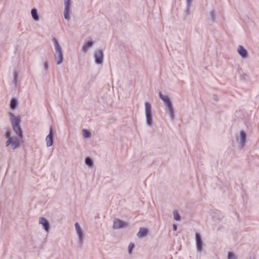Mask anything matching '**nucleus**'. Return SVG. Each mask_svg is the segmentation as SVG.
I'll return each instance as SVG.
<instances>
[{
  "label": "nucleus",
  "instance_id": "1",
  "mask_svg": "<svg viewBox=\"0 0 259 259\" xmlns=\"http://www.w3.org/2000/svg\"><path fill=\"white\" fill-rule=\"evenodd\" d=\"M5 138L6 140V147L9 149L15 150L21 147V142L18 137L13 135L10 130L7 131L4 134Z\"/></svg>",
  "mask_w": 259,
  "mask_h": 259
},
{
  "label": "nucleus",
  "instance_id": "2",
  "mask_svg": "<svg viewBox=\"0 0 259 259\" xmlns=\"http://www.w3.org/2000/svg\"><path fill=\"white\" fill-rule=\"evenodd\" d=\"M52 41L54 44L55 50V60L57 65H60L63 62L64 60L63 48L56 38L53 37L52 38Z\"/></svg>",
  "mask_w": 259,
  "mask_h": 259
},
{
  "label": "nucleus",
  "instance_id": "3",
  "mask_svg": "<svg viewBox=\"0 0 259 259\" xmlns=\"http://www.w3.org/2000/svg\"><path fill=\"white\" fill-rule=\"evenodd\" d=\"M144 111L146 124L148 127H151L153 124V114L151 104L146 101L144 103Z\"/></svg>",
  "mask_w": 259,
  "mask_h": 259
},
{
  "label": "nucleus",
  "instance_id": "4",
  "mask_svg": "<svg viewBox=\"0 0 259 259\" xmlns=\"http://www.w3.org/2000/svg\"><path fill=\"white\" fill-rule=\"evenodd\" d=\"M247 134L244 131H240L236 138V141L239 148H243L247 143Z\"/></svg>",
  "mask_w": 259,
  "mask_h": 259
},
{
  "label": "nucleus",
  "instance_id": "5",
  "mask_svg": "<svg viewBox=\"0 0 259 259\" xmlns=\"http://www.w3.org/2000/svg\"><path fill=\"white\" fill-rule=\"evenodd\" d=\"M64 17L65 20L69 21L71 18L72 13V0H64Z\"/></svg>",
  "mask_w": 259,
  "mask_h": 259
},
{
  "label": "nucleus",
  "instance_id": "6",
  "mask_svg": "<svg viewBox=\"0 0 259 259\" xmlns=\"http://www.w3.org/2000/svg\"><path fill=\"white\" fill-rule=\"evenodd\" d=\"M196 250L198 252H201L203 249L204 244L202 240V237L198 232H196L195 235Z\"/></svg>",
  "mask_w": 259,
  "mask_h": 259
},
{
  "label": "nucleus",
  "instance_id": "7",
  "mask_svg": "<svg viewBox=\"0 0 259 259\" xmlns=\"http://www.w3.org/2000/svg\"><path fill=\"white\" fill-rule=\"evenodd\" d=\"M94 58L96 64L102 65L104 61V52L101 49L96 50L94 54Z\"/></svg>",
  "mask_w": 259,
  "mask_h": 259
},
{
  "label": "nucleus",
  "instance_id": "8",
  "mask_svg": "<svg viewBox=\"0 0 259 259\" xmlns=\"http://www.w3.org/2000/svg\"><path fill=\"white\" fill-rule=\"evenodd\" d=\"M95 44V40L91 37H87L81 47V50L82 52L85 53L91 49Z\"/></svg>",
  "mask_w": 259,
  "mask_h": 259
},
{
  "label": "nucleus",
  "instance_id": "9",
  "mask_svg": "<svg viewBox=\"0 0 259 259\" xmlns=\"http://www.w3.org/2000/svg\"><path fill=\"white\" fill-rule=\"evenodd\" d=\"M75 229L77 236L78 242L80 244H82L84 241L85 234L83 229L78 223H76L75 224Z\"/></svg>",
  "mask_w": 259,
  "mask_h": 259
},
{
  "label": "nucleus",
  "instance_id": "10",
  "mask_svg": "<svg viewBox=\"0 0 259 259\" xmlns=\"http://www.w3.org/2000/svg\"><path fill=\"white\" fill-rule=\"evenodd\" d=\"M8 116L9 117L12 126L20 124L21 119L20 116L15 115L12 112H9L8 113Z\"/></svg>",
  "mask_w": 259,
  "mask_h": 259
},
{
  "label": "nucleus",
  "instance_id": "11",
  "mask_svg": "<svg viewBox=\"0 0 259 259\" xmlns=\"http://www.w3.org/2000/svg\"><path fill=\"white\" fill-rule=\"evenodd\" d=\"M39 224L41 225L46 232H49L50 229V225L49 221L45 218L41 217L39 219Z\"/></svg>",
  "mask_w": 259,
  "mask_h": 259
},
{
  "label": "nucleus",
  "instance_id": "12",
  "mask_svg": "<svg viewBox=\"0 0 259 259\" xmlns=\"http://www.w3.org/2000/svg\"><path fill=\"white\" fill-rule=\"evenodd\" d=\"M237 52L242 59H246L248 57L247 51L242 45L238 46L237 49Z\"/></svg>",
  "mask_w": 259,
  "mask_h": 259
},
{
  "label": "nucleus",
  "instance_id": "13",
  "mask_svg": "<svg viewBox=\"0 0 259 259\" xmlns=\"http://www.w3.org/2000/svg\"><path fill=\"white\" fill-rule=\"evenodd\" d=\"M128 226V224L121 221L119 219H116L113 222V228L115 229H120L126 228Z\"/></svg>",
  "mask_w": 259,
  "mask_h": 259
},
{
  "label": "nucleus",
  "instance_id": "14",
  "mask_svg": "<svg viewBox=\"0 0 259 259\" xmlns=\"http://www.w3.org/2000/svg\"><path fill=\"white\" fill-rule=\"evenodd\" d=\"M164 108L166 112L168 114L170 119H174L175 118V112L173 104L164 106Z\"/></svg>",
  "mask_w": 259,
  "mask_h": 259
},
{
  "label": "nucleus",
  "instance_id": "15",
  "mask_svg": "<svg viewBox=\"0 0 259 259\" xmlns=\"http://www.w3.org/2000/svg\"><path fill=\"white\" fill-rule=\"evenodd\" d=\"M159 96L160 99L163 101L164 106L173 104L169 96L163 95L160 92L159 93Z\"/></svg>",
  "mask_w": 259,
  "mask_h": 259
},
{
  "label": "nucleus",
  "instance_id": "16",
  "mask_svg": "<svg viewBox=\"0 0 259 259\" xmlns=\"http://www.w3.org/2000/svg\"><path fill=\"white\" fill-rule=\"evenodd\" d=\"M47 147H49L53 145L54 134L52 128L50 129L49 135L46 138Z\"/></svg>",
  "mask_w": 259,
  "mask_h": 259
},
{
  "label": "nucleus",
  "instance_id": "17",
  "mask_svg": "<svg viewBox=\"0 0 259 259\" xmlns=\"http://www.w3.org/2000/svg\"><path fill=\"white\" fill-rule=\"evenodd\" d=\"M12 128L15 134L18 136V137L20 139H22L23 137V134L20 124L13 126Z\"/></svg>",
  "mask_w": 259,
  "mask_h": 259
},
{
  "label": "nucleus",
  "instance_id": "18",
  "mask_svg": "<svg viewBox=\"0 0 259 259\" xmlns=\"http://www.w3.org/2000/svg\"><path fill=\"white\" fill-rule=\"evenodd\" d=\"M148 230L145 228H141L138 232L137 236L138 238H143L147 235Z\"/></svg>",
  "mask_w": 259,
  "mask_h": 259
},
{
  "label": "nucleus",
  "instance_id": "19",
  "mask_svg": "<svg viewBox=\"0 0 259 259\" xmlns=\"http://www.w3.org/2000/svg\"><path fill=\"white\" fill-rule=\"evenodd\" d=\"M31 15L34 21L36 22L39 21V16L38 15L37 10L36 8H33L31 10Z\"/></svg>",
  "mask_w": 259,
  "mask_h": 259
},
{
  "label": "nucleus",
  "instance_id": "20",
  "mask_svg": "<svg viewBox=\"0 0 259 259\" xmlns=\"http://www.w3.org/2000/svg\"><path fill=\"white\" fill-rule=\"evenodd\" d=\"M84 162L86 165L89 168H93L94 167V161L93 159H92L90 157H87L85 158Z\"/></svg>",
  "mask_w": 259,
  "mask_h": 259
},
{
  "label": "nucleus",
  "instance_id": "21",
  "mask_svg": "<svg viewBox=\"0 0 259 259\" xmlns=\"http://www.w3.org/2000/svg\"><path fill=\"white\" fill-rule=\"evenodd\" d=\"M18 106V101L16 99L13 98L11 100L10 107L12 110H15Z\"/></svg>",
  "mask_w": 259,
  "mask_h": 259
},
{
  "label": "nucleus",
  "instance_id": "22",
  "mask_svg": "<svg viewBox=\"0 0 259 259\" xmlns=\"http://www.w3.org/2000/svg\"><path fill=\"white\" fill-rule=\"evenodd\" d=\"M82 133L83 137L85 139L90 138L91 137V136H92L91 133L87 130L83 129L82 130Z\"/></svg>",
  "mask_w": 259,
  "mask_h": 259
},
{
  "label": "nucleus",
  "instance_id": "23",
  "mask_svg": "<svg viewBox=\"0 0 259 259\" xmlns=\"http://www.w3.org/2000/svg\"><path fill=\"white\" fill-rule=\"evenodd\" d=\"M227 259H237V255L234 251H229L227 253Z\"/></svg>",
  "mask_w": 259,
  "mask_h": 259
},
{
  "label": "nucleus",
  "instance_id": "24",
  "mask_svg": "<svg viewBox=\"0 0 259 259\" xmlns=\"http://www.w3.org/2000/svg\"><path fill=\"white\" fill-rule=\"evenodd\" d=\"M210 19L211 22H214L216 20V12L214 10H211L209 12Z\"/></svg>",
  "mask_w": 259,
  "mask_h": 259
},
{
  "label": "nucleus",
  "instance_id": "25",
  "mask_svg": "<svg viewBox=\"0 0 259 259\" xmlns=\"http://www.w3.org/2000/svg\"><path fill=\"white\" fill-rule=\"evenodd\" d=\"M193 1V0H186V7L187 9L186 13L188 15L190 14L189 9L192 6Z\"/></svg>",
  "mask_w": 259,
  "mask_h": 259
},
{
  "label": "nucleus",
  "instance_id": "26",
  "mask_svg": "<svg viewBox=\"0 0 259 259\" xmlns=\"http://www.w3.org/2000/svg\"><path fill=\"white\" fill-rule=\"evenodd\" d=\"M174 218L176 221H179L181 219V217L179 214L178 210H175L174 211Z\"/></svg>",
  "mask_w": 259,
  "mask_h": 259
},
{
  "label": "nucleus",
  "instance_id": "27",
  "mask_svg": "<svg viewBox=\"0 0 259 259\" xmlns=\"http://www.w3.org/2000/svg\"><path fill=\"white\" fill-rule=\"evenodd\" d=\"M135 247V244L133 243H130L128 246V252L130 254L132 253L133 250Z\"/></svg>",
  "mask_w": 259,
  "mask_h": 259
},
{
  "label": "nucleus",
  "instance_id": "28",
  "mask_svg": "<svg viewBox=\"0 0 259 259\" xmlns=\"http://www.w3.org/2000/svg\"><path fill=\"white\" fill-rule=\"evenodd\" d=\"M43 67L45 70H47L49 67L48 63L47 61H45L43 63Z\"/></svg>",
  "mask_w": 259,
  "mask_h": 259
},
{
  "label": "nucleus",
  "instance_id": "29",
  "mask_svg": "<svg viewBox=\"0 0 259 259\" xmlns=\"http://www.w3.org/2000/svg\"><path fill=\"white\" fill-rule=\"evenodd\" d=\"M14 80H15V81H16L17 78V76H18V73L16 72H15L14 73Z\"/></svg>",
  "mask_w": 259,
  "mask_h": 259
},
{
  "label": "nucleus",
  "instance_id": "30",
  "mask_svg": "<svg viewBox=\"0 0 259 259\" xmlns=\"http://www.w3.org/2000/svg\"><path fill=\"white\" fill-rule=\"evenodd\" d=\"M173 230L176 231L177 230V226L176 224H174L172 226Z\"/></svg>",
  "mask_w": 259,
  "mask_h": 259
}]
</instances>
